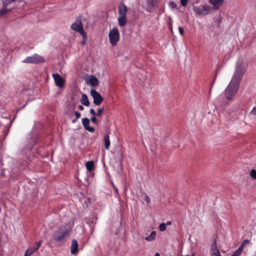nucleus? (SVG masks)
Instances as JSON below:
<instances>
[{
    "label": "nucleus",
    "instance_id": "obj_28",
    "mask_svg": "<svg viewBox=\"0 0 256 256\" xmlns=\"http://www.w3.org/2000/svg\"><path fill=\"white\" fill-rule=\"evenodd\" d=\"M168 5L172 8H176L177 7V4L173 1L170 2Z\"/></svg>",
    "mask_w": 256,
    "mask_h": 256
},
{
    "label": "nucleus",
    "instance_id": "obj_6",
    "mask_svg": "<svg viewBox=\"0 0 256 256\" xmlns=\"http://www.w3.org/2000/svg\"><path fill=\"white\" fill-rule=\"evenodd\" d=\"M212 10V7L209 6H200L194 8V11L200 16H206L209 14Z\"/></svg>",
    "mask_w": 256,
    "mask_h": 256
},
{
    "label": "nucleus",
    "instance_id": "obj_43",
    "mask_svg": "<svg viewBox=\"0 0 256 256\" xmlns=\"http://www.w3.org/2000/svg\"><path fill=\"white\" fill-rule=\"evenodd\" d=\"M154 256H160V254L158 252H156Z\"/></svg>",
    "mask_w": 256,
    "mask_h": 256
},
{
    "label": "nucleus",
    "instance_id": "obj_42",
    "mask_svg": "<svg viewBox=\"0 0 256 256\" xmlns=\"http://www.w3.org/2000/svg\"><path fill=\"white\" fill-rule=\"evenodd\" d=\"M166 224V225H170L172 224V222L170 221H168Z\"/></svg>",
    "mask_w": 256,
    "mask_h": 256
},
{
    "label": "nucleus",
    "instance_id": "obj_16",
    "mask_svg": "<svg viewBox=\"0 0 256 256\" xmlns=\"http://www.w3.org/2000/svg\"><path fill=\"white\" fill-rule=\"evenodd\" d=\"M156 231L151 232L150 236L145 238V240L148 242H152L156 238Z\"/></svg>",
    "mask_w": 256,
    "mask_h": 256
},
{
    "label": "nucleus",
    "instance_id": "obj_36",
    "mask_svg": "<svg viewBox=\"0 0 256 256\" xmlns=\"http://www.w3.org/2000/svg\"><path fill=\"white\" fill-rule=\"evenodd\" d=\"M145 200L148 204H149L150 202V199L147 194L145 196Z\"/></svg>",
    "mask_w": 256,
    "mask_h": 256
},
{
    "label": "nucleus",
    "instance_id": "obj_30",
    "mask_svg": "<svg viewBox=\"0 0 256 256\" xmlns=\"http://www.w3.org/2000/svg\"><path fill=\"white\" fill-rule=\"evenodd\" d=\"M74 114L76 119H78L81 116L80 113L78 111L74 112Z\"/></svg>",
    "mask_w": 256,
    "mask_h": 256
},
{
    "label": "nucleus",
    "instance_id": "obj_32",
    "mask_svg": "<svg viewBox=\"0 0 256 256\" xmlns=\"http://www.w3.org/2000/svg\"><path fill=\"white\" fill-rule=\"evenodd\" d=\"M250 114L252 115L256 116V106H254V108H252Z\"/></svg>",
    "mask_w": 256,
    "mask_h": 256
},
{
    "label": "nucleus",
    "instance_id": "obj_20",
    "mask_svg": "<svg viewBox=\"0 0 256 256\" xmlns=\"http://www.w3.org/2000/svg\"><path fill=\"white\" fill-rule=\"evenodd\" d=\"M148 5L152 7H158V0H146Z\"/></svg>",
    "mask_w": 256,
    "mask_h": 256
},
{
    "label": "nucleus",
    "instance_id": "obj_44",
    "mask_svg": "<svg viewBox=\"0 0 256 256\" xmlns=\"http://www.w3.org/2000/svg\"><path fill=\"white\" fill-rule=\"evenodd\" d=\"M12 122H13V120H11V121L10 122V126H11V125L12 124Z\"/></svg>",
    "mask_w": 256,
    "mask_h": 256
},
{
    "label": "nucleus",
    "instance_id": "obj_27",
    "mask_svg": "<svg viewBox=\"0 0 256 256\" xmlns=\"http://www.w3.org/2000/svg\"><path fill=\"white\" fill-rule=\"evenodd\" d=\"M104 111V108H98L97 110V112H96V116H101L102 114Z\"/></svg>",
    "mask_w": 256,
    "mask_h": 256
},
{
    "label": "nucleus",
    "instance_id": "obj_21",
    "mask_svg": "<svg viewBox=\"0 0 256 256\" xmlns=\"http://www.w3.org/2000/svg\"><path fill=\"white\" fill-rule=\"evenodd\" d=\"M38 250V248H36V246L33 248H28L26 250V252H25V254L30 256L34 252H36Z\"/></svg>",
    "mask_w": 256,
    "mask_h": 256
},
{
    "label": "nucleus",
    "instance_id": "obj_11",
    "mask_svg": "<svg viewBox=\"0 0 256 256\" xmlns=\"http://www.w3.org/2000/svg\"><path fill=\"white\" fill-rule=\"evenodd\" d=\"M78 242L77 240L74 239L72 241V244L70 246V252L72 254H76L78 252Z\"/></svg>",
    "mask_w": 256,
    "mask_h": 256
},
{
    "label": "nucleus",
    "instance_id": "obj_25",
    "mask_svg": "<svg viewBox=\"0 0 256 256\" xmlns=\"http://www.w3.org/2000/svg\"><path fill=\"white\" fill-rule=\"evenodd\" d=\"M250 176L254 179L256 180V170L252 169L250 171Z\"/></svg>",
    "mask_w": 256,
    "mask_h": 256
},
{
    "label": "nucleus",
    "instance_id": "obj_37",
    "mask_svg": "<svg viewBox=\"0 0 256 256\" xmlns=\"http://www.w3.org/2000/svg\"><path fill=\"white\" fill-rule=\"evenodd\" d=\"M42 240H40L38 242H36V248H38V249H39V248H40V245H41V244H42Z\"/></svg>",
    "mask_w": 256,
    "mask_h": 256
},
{
    "label": "nucleus",
    "instance_id": "obj_19",
    "mask_svg": "<svg viewBox=\"0 0 256 256\" xmlns=\"http://www.w3.org/2000/svg\"><path fill=\"white\" fill-rule=\"evenodd\" d=\"M86 166L88 172L92 171L94 168V163L93 161H88L86 162Z\"/></svg>",
    "mask_w": 256,
    "mask_h": 256
},
{
    "label": "nucleus",
    "instance_id": "obj_13",
    "mask_svg": "<svg viewBox=\"0 0 256 256\" xmlns=\"http://www.w3.org/2000/svg\"><path fill=\"white\" fill-rule=\"evenodd\" d=\"M224 0H210V4L214 6L215 10H218L223 4Z\"/></svg>",
    "mask_w": 256,
    "mask_h": 256
},
{
    "label": "nucleus",
    "instance_id": "obj_3",
    "mask_svg": "<svg viewBox=\"0 0 256 256\" xmlns=\"http://www.w3.org/2000/svg\"><path fill=\"white\" fill-rule=\"evenodd\" d=\"M245 71L246 68L243 64L242 63L238 64L232 80L240 84Z\"/></svg>",
    "mask_w": 256,
    "mask_h": 256
},
{
    "label": "nucleus",
    "instance_id": "obj_12",
    "mask_svg": "<svg viewBox=\"0 0 256 256\" xmlns=\"http://www.w3.org/2000/svg\"><path fill=\"white\" fill-rule=\"evenodd\" d=\"M128 9L126 6L121 3L118 6V14L120 16H126V13L127 12Z\"/></svg>",
    "mask_w": 256,
    "mask_h": 256
},
{
    "label": "nucleus",
    "instance_id": "obj_7",
    "mask_svg": "<svg viewBox=\"0 0 256 256\" xmlns=\"http://www.w3.org/2000/svg\"><path fill=\"white\" fill-rule=\"evenodd\" d=\"M44 62V58L38 54H34L30 56L26 57L22 62L26 64H39Z\"/></svg>",
    "mask_w": 256,
    "mask_h": 256
},
{
    "label": "nucleus",
    "instance_id": "obj_5",
    "mask_svg": "<svg viewBox=\"0 0 256 256\" xmlns=\"http://www.w3.org/2000/svg\"><path fill=\"white\" fill-rule=\"evenodd\" d=\"M108 38L112 46H116L117 44L120 40V34L117 28H114L110 31Z\"/></svg>",
    "mask_w": 256,
    "mask_h": 256
},
{
    "label": "nucleus",
    "instance_id": "obj_29",
    "mask_svg": "<svg viewBox=\"0 0 256 256\" xmlns=\"http://www.w3.org/2000/svg\"><path fill=\"white\" fill-rule=\"evenodd\" d=\"M188 0H180L181 4L182 6H187Z\"/></svg>",
    "mask_w": 256,
    "mask_h": 256
},
{
    "label": "nucleus",
    "instance_id": "obj_23",
    "mask_svg": "<svg viewBox=\"0 0 256 256\" xmlns=\"http://www.w3.org/2000/svg\"><path fill=\"white\" fill-rule=\"evenodd\" d=\"M212 256H220V253L218 250H214L212 252Z\"/></svg>",
    "mask_w": 256,
    "mask_h": 256
},
{
    "label": "nucleus",
    "instance_id": "obj_31",
    "mask_svg": "<svg viewBox=\"0 0 256 256\" xmlns=\"http://www.w3.org/2000/svg\"><path fill=\"white\" fill-rule=\"evenodd\" d=\"M91 121L94 124H97L98 120L96 116H93L90 118Z\"/></svg>",
    "mask_w": 256,
    "mask_h": 256
},
{
    "label": "nucleus",
    "instance_id": "obj_39",
    "mask_svg": "<svg viewBox=\"0 0 256 256\" xmlns=\"http://www.w3.org/2000/svg\"><path fill=\"white\" fill-rule=\"evenodd\" d=\"M78 120V119H76V118H74L72 120V123H73V124L76 123Z\"/></svg>",
    "mask_w": 256,
    "mask_h": 256
},
{
    "label": "nucleus",
    "instance_id": "obj_1",
    "mask_svg": "<svg viewBox=\"0 0 256 256\" xmlns=\"http://www.w3.org/2000/svg\"><path fill=\"white\" fill-rule=\"evenodd\" d=\"M69 234V231L66 226H62L54 231L52 238L58 242H64L66 240V237Z\"/></svg>",
    "mask_w": 256,
    "mask_h": 256
},
{
    "label": "nucleus",
    "instance_id": "obj_17",
    "mask_svg": "<svg viewBox=\"0 0 256 256\" xmlns=\"http://www.w3.org/2000/svg\"><path fill=\"white\" fill-rule=\"evenodd\" d=\"M126 16H120L118 18V22L120 26H123L126 24Z\"/></svg>",
    "mask_w": 256,
    "mask_h": 256
},
{
    "label": "nucleus",
    "instance_id": "obj_14",
    "mask_svg": "<svg viewBox=\"0 0 256 256\" xmlns=\"http://www.w3.org/2000/svg\"><path fill=\"white\" fill-rule=\"evenodd\" d=\"M81 103L85 106H88L90 105V102L88 98V96L85 94H83L82 96V98L80 99Z\"/></svg>",
    "mask_w": 256,
    "mask_h": 256
},
{
    "label": "nucleus",
    "instance_id": "obj_24",
    "mask_svg": "<svg viewBox=\"0 0 256 256\" xmlns=\"http://www.w3.org/2000/svg\"><path fill=\"white\" fill-rule=\"evenodd\" d=\"M244 247L241 244L235 252L238 254L240 255L244 250Z\"/></svg>",
    "mask_w": 256,
    "mask_h": 256
},
{
    "label": "nucleus",
    "instance_id": "obj_2",
    "mask_svg": "<svg viewBox=\"0 0 256 256\" xmlns=\"http://www.w3.org/2000/svg\"><path fill=\"white\" fill-rule=\"evenodd\" d=\"M240 84L231 80L224 90V95L228 100L232 99L237 93Z\"/></svg>",
    "mask_w": 256,
    "mask_h": 256
},
{
    "label": "nucleus",
    "instance_id": "obj_18",
    "mask_svg": "<svg viewBox=\"0 0 256 256\" xmlns=\"http://www.w3.org/2000/svg\"><path fill=\"white\" fill-rule=\"evenodd\" d=\"M90 82L94 86H97L98 84V80L94 76H92L90 78Z\"/></svg>",
    "mask_w": 256,
    "mask_h": 256
},
{
    "label": "nucleus",
    "instance_id": "obj_9",
    "mask_svg": "<svg viewBox=\"0 0 256 256\" xmlns=\"http://www.w3.org/2000/svg\"><path fill=\"white\" fill-rule=\"evenodd\" d=\"M52 76L56 85L60 88H63L65 84V80L58 74H53Z\"/></svg>",
    "mask_w": 256,
    "mask_h": 256
},
{
    "label": "nucleus",
    "instance_id": "obj_8",
    "mask_svg": "<svg viewBox=\"0 0 256 256\" xmlns=\"http://www.w3.org/2000/svg\"><path fill=\"white\" fill-rule=\"evenodd\" d=\"M90 94L93 98L94 103L96 106L100 105L102 102L104 100V98L102 96L95 90H91Z\"/></svg>",
    "mask_w": 256,
    "mask_h": 256
},
{
    "label": "nucleus",
    "instance_id": "obj_34",
    "mask_svg": "<svg viewBox=\"0 0 256 256\" xmlns=\"http://www.w3.org/2000/svg\"><path fill=\"white\" fill-rule=\"evenodd\" d=\"M249 242V240H245L243 241L242 244H241L244 247Z\"/></svg>",
    "mask_w": 256,
    "mask_h": 256
},
{
    "label": "nucleus",
    "instance_id": "obj_40",
    "mask_svg": "<svg viewBox=\"0 0 256 256\" xmlns=\"http://www.w3.org/2000/svg\"><path fill=\"white\" fill-rule=\"evenodd\" d=\"M240 255L238 254L236 252L231 256H240Z\"/></svg>",
    "mask_w": 256,
    "mask_h": 256
},
{
    "label": "nucleus",
    "instance_id": "obj_33",
    "mask_svg": "<svg viewBox=\"0 0 256 256\" xmlns=\"http://www.w3.org/2000/svg\"><path fill=\"white\" fill-rule=\"evenodd\" d=\"M178 30H179L180 34L182 36H184V28L180 26V27H178Z\"/></svg>",
    "mask_w": 256,
    "mask_h": 256
},
{
    "label": "nucleus",
    "instance_id": "obj_35",
    "mask_svg": "<svg viewBox=\"0 0 256 256\" xmlns=\"http://www.w3.org/2000/svg\"><path fill=\"white\" fill-rule=\"evenodd\" d=\"M90 114H92L94 116H96V112L93 108H90Z\"/></svg>",
    "mask_w": 256,
    "mask_h": 256
},
{
    "label": "nucleus",
    "instance_id": "obj_38",
    "mask_svg": "<svg viewBox=\"0 0 256 256\" xmlns=\"http://www.w3.org/2000/svg\"><path fill=\"white\" fill-rule=\"evenodd\" d=\"M78 109L80 110H84V107L82 106V105H80L78 106Z\"/></svg>",
    "mask_w": 256,
    "mask_h": 256
},
{
    "label": "nucleus",
    "instance_id": "obj_4",
    "mask_svg": "<svg viewBox=\"0 0 256 256\" xmlns=\"http://www.w3.org/2000/svg\"><path fill=\"white\" fill-rule=\"evenodd\" d=\"M70 28L72 30L78 32L84 39L86 38V34L84 31L82 24L80 18H76V22L71 25Z\"/></svg>",
    "mask_w": 256,
    "mask_h": 256
},
{
    "label": "nucleus",
    "instance_id": "obj_22",
    "mask_svg": "<svg viewBox=\"0 0 256 256\" xmlns=\"http://www.w3.org/2000/svg\"><path fill=\"white\" fill-rule=\"evenodd\" d=\"M12 10L11 8H8L7 7H3L0 11V16H3L4 14L10 12Z\"/></svg>",
    "mask_w": 256,
    "mask_h": 256
},
{
    "label": "nucleus",
    "instance_id": "obj_26",
    "mask_svg": "<svg viewBox=\"0 0 256 256\" xmlns=\"http://www.w3.org/2000/svg\"><path fill=\"white\" fill-rule=\"evenodd\" d=\"M160 230L161 232H164L166 230V224L164 223H162L160 225Z\"/></svg>",
    "mask_w": 256,
    "mask_h": 256
},
{
    "label": "nucleus",
    "instance_id": "obj_15",
    "mask_svg": "<svg viewBox=\"0 0 256 256\" xmlns=\"http://www.w3.org/2000/svg\"><path fill=\"white\" fill-rule=\"evenodd\" d=\"M104 147L106 150H108L110 148V136L108 134H106L104 136Z\"/></svg>",
    "mask_w": 256,
    "mask_h": 256
},
{
    "label": "nucleus",
    "instance_id": "obj_41",
    "mask_svg": "<svg viewBox=\"0 0 256 256\" xmlns=\"http://www.w3.org/2000/svg\"><path fill=\"white\" fill-rule=\"evenodd\" d=\"M114 191H115L116 193V194H118V188L114 186Z\"/></svg>",
    "mask_w": 256,
    "mask_h": 256
},
{
    "label": "nucleus",
    "instance_id": "obj_10",
    "mask_svg": "<svg viewBox=\"0 0 256 256\" xmlns=\"http://www.w3.org/2000/svg\"><path fill=\"white\" fill-rule=\"evenodd\" d=\"M82 124L84 129L90 132H94V128L89 126L90 121L87 118H84L82 120Z\"/></svg>",
    "mask_w": 256,
    "mask_h": 256
}]
</instances>
